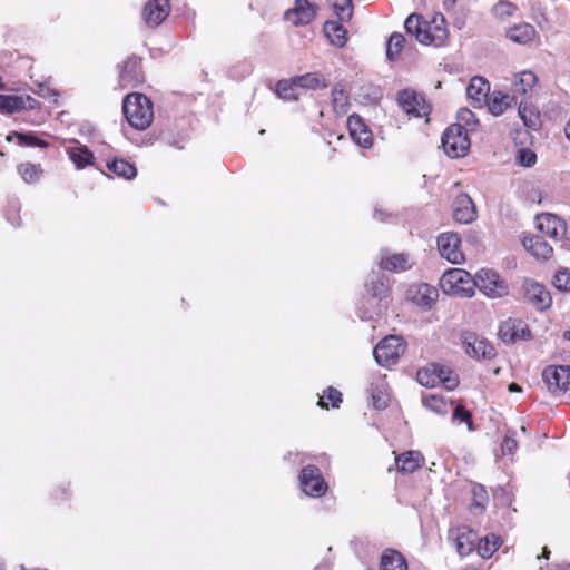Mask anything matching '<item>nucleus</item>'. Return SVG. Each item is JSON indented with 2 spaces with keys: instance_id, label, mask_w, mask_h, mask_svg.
I'll return each mask as SVG.
<instances>
[{
  "instance_id": "nucleus-1",
  "label": "nucleus",
  "mask_w": 570,
  "mask_h": 570,
  "mask_svg": "<svg viewBox=\"0 0 570 570\" xmlns=\"http://www.w3.org/2000/svg\"><path fill=\"white\" fill-rule=\"evenodd\" d=\"M404 28L407 33L413 35L422 45L442 46L448 39L445 19L442 14H435L431 21L422 20L419 14H410Z\"/></svg>"
},
{
  "instance_id": "nucleus-2",
  "label": "nucleus",
  "mask_w": 570,
  "mask_h": 570,
  "mask_svg": "<svg viewBox=\"0 0 570 570\" xmlns=\"http://www.w3.org/2000/svg\"><path fill=\"white\" fill-rule=\"evenodd\" d=\"M366 296L363 298L368 306H361L358 314L362 320H372L382 311L381 303L390 293L389 277L382 271H372L365 283Z\"/></svg>"
},
{
  "instance_id": "nucleus-3",
  "label": "nucleus",
  "mask_w": 570,
  "mask_h": 570,
  "mask_svg": "<svg viewBox=\"0 0 570 570\" xmlns=\"http://www.w3.org/2000/svg\"><path fill=\"white\" fill-rule=\"evenodd\" d=\"M122 109L130 126L138 130L148 128L154 119L153 104L142 94L127 95Z\"/></svg>"
},
{
  "instance_id": "nucleus-4",
  "label": "nucleus",
  "mask_w": 570,
  "mask_h": 570,
  "mask_svg": "<svg viewBox=\"0 0 570 570\" xmlns=\"http://www.w3.org/2000/svg\"><path fill=\"white\" fill-rule=\"evenodd\" d=\"M440 286L445 294L471 297L474 294L475 282L469 272L451 268L441 276Z\"/></svg>"
},
{
  "instance_id": "nucleus-5",
  "label": "nucleus",
  "mask_w": 570,
  "mask_h": 570,
  "mask_svg": "<svg viewBox=\"0 0 570 570\" xmlns=\"http://www.w3.org/2000/svg\"><path fill=\"white\" fill-rule=\"evenodd\" d=\"M442 147L451 158L465 156L470 149V139L465 127L461 124L450 126L442 136Z\"/></svg>"
},
{
  "instance_id": "nucleus-6",
  "label": "nucleus",
  "mask_w": 570,
  "mask_h": 570,
  "mask_svg": "<svg viewBox=\"0 0 570 570\" xmlns=\"http://www.w3.org/2000/svg\"><path fill=\"white\" fill-rule=\"evenodd\" d=\"M405 351V343L397 335H389L377 343L373 350L376 363L384 367L394 365Z\"/></svg>"
},
{
  "instance_id": "nucleus-7",
  "label": "nucleus",
  "mask_w": 570,
  "mask_h": 570,
  "mask_svg": "<svg viewBox=\"0 0 570 570\" xmlns=\"http://www.w3.org/2000/svg\"><path fill=\"white\" fill-rule=\"evenodd\" d=\"M474 282L475 287L490 298H500L508 294V286L500 278L499 274L492 269H480L475 275Z\"/></svg>"
},
{
  "instance_id": "nucleus-8",
  "label": "nucleus",
  "mask_w": 570,
  "mask_h": 570,
  "mask_svg": "<svg viewBox=\"0 0 570 570\" xmlns=\"http://www.w3.org/2000/svg\"><path fill=\"white\" fill-rule=\"evenodd\" d=\"M299 485L302 491L313 498H320L327 491V484L320 469L315 465H307L302 469L299 474Z\"/></svg>"
},
{
  "instance_id": "nucleus-9",
  "label": "nucleus",
  "mask_w": 570,
  "mask_h": 570,
  "mask_svg": "<svg viewBox=\"0 0 570 570\" xmlns=\"http://www.w3.org/2000/svg\"><path fill=\"white\" fill-rule=\"evenodd\" d=\"M522 289L524 299L535 309L543 312L551 307L552 297L543 284L533 279H524Z\"/></svg>"
},
{
  "instance_id": "nucleus-10",
  "label": "nucleus",
  "mask_w": 570,
  "mask_h": 570,
  "mask_svg": "<svg viewBox=\"0 0 570 570\" xmlns=\"http://www.w3.org/2000/svg\"><path fill=\"white\" fill-rule=\"evenodd\" d=\"M406 299L422 309H431L439 297L438 289L426 283L411 284L406 289Z\"/></svg>"
},
{
  "instance_id": "nucleus-11",
  "label": "nucleus",
  "mask_w": 570,
  "mask_h": 570,
  "mask_svg": "<svg viewBox=\"0 0 570 570\" xmlns=\"http://www.w3.org/2000/svg\"><path fill=\"white\" fill-rule=\"evenodd\" d=\"M462 344L465 353L473 358H493L495 348L485 338L479 337L474 333H464L462 335Z\"/></svg>"
},
{
  "instance_id": "nucleus-12",
  "label": "nucleus",
  "mask_w": 570,
  "mask_h": 570,
  "mask_svg": "<svg viewBox=\"0 0 570 570\" xmlns=\"http://www.w3.org/2000/svg\"><path fill=\"white\" fill-rule=\"evenodd\" d=\"M537 228L544 235L554 240H560L567 233L566 223L557 215L543 213L535 218Z\"/></svg>"
},
{
  "instance_id": "nucleus-13",
  "label": "nucleus",
  "mask_w": 570,
  "mask_h": 570,
  "mask_svg": "<svg viewBox=\"0 0 570 570\" xmlns=\"http://www.w3.org/2000/svg\"><path fill=\"white\" fill-rule=\"evenodd\" d=\"M460 238L455 233H443L438 237V248L442 257L452 264H460L463 253L460 249Z\"/></svg>"
},
{
  "instance_id": "nucleus-14",
  "label": "nucleus",
  "mask_w": 570,
  "mask_h": 570,
  "mask_svg": "<svg viewBox=\"0 0 570 570\" xmlns=\"http://www.w3.org/2000/svg\"><path fill=\"white\" fill-rule=\"evenodd\" d=\"M542 377L550 390L554 389L562 392L570 390L569 365L547 366L543 370Z\"/></svg>"
},
{
  "instance_id": "nucleus-15",
  "label": "nucleus",
  "mask_w": 570,
  "mask_h": 570,
  "mask_svg": "<svg viewBox=\"0 0 570 570\" xmlns=\"http://www.w3.org/2000/svg\"><path fill=\"white\" fill-rule=\"evenodd\" d=\"M316 14L315 7L308 0H296L294 7L286 10L284 19L293 26L308 24Z\"/></svg>"
},
{
  "instance_id": "nucleus-16",
  "label": "nucleus",
  "mask_w": 570,
  "mask_h": 570,
  "mask_svg": "<svg viewBox=\"0 0 570 570\" xmlns=\"http://www.w3.org/2000/svg\"><path fill=\"white\" fill-rule=\"evenodd\" d=\"M168 0H149L142 10V19L150 28L158 27L169 14Z\"/></svg>"
},
{
  "instance_id": "nucleus-17",
  "label": "nucleus",
  "mask_w": 570,
  "mask_h": 570,
  "mask_svg": "<svg viewBox=\"0 0 570 570\" xmlns=\"http://www.w3.org/2000/svg\"><path fill=\"white\" fill-rule=\"evenodd\" d=\"M399 106L407 115L416 118L428 115L429 108L424 99L411 90H403L397 95Z\"/></svg>"
},
{
  "instance_id": "nucleus-18",
  "label": "nucleus",
  "mask_w": 570,
  "mask_h": 570,
  "mask_svg": "<svg viewBox=\"0 0 570 570\" xmlns=\"http://www.w3.org/2000/svg\"><path fill=\"white\" fill-rule=\"evenodd\" d=\"M347 128L353 141L362 148H371L373 145V135L363 119L357 115H351L347 118Z\"/></svg>"
},
{
  "instance_id": "nucleus-19",
  "label": "nucleus",
  "mask_w": 570,
  "mask_h": 570,
  "mask_svg": "<svg viewBox=\"0 0 570 570\" xmlns=\"http://www.w3.org/2000/svg\"><path fill=\"white\" fill-rule=\"evenodd\" d=\"M499 337L505 343L518 340H530L531 332L521 321L509 318L500 324Z\"/></svg>"
},
{
  "instance_id": "nucleus-20",
  "label": "nucleus",
  "mask_w": 570,
  "mask_h": 570,
  "mask_svg": "<svg viewBox=\"0 0 570 570\" xmlns=\"http://www.w3.org/2000/svg\"><path fill=\"white\" fill-rule=\"evenodd\" d=\"M144 81L140 61L136 57L128 58L119 75V85L122 88L137 87Z\"/></svg>"
},
{
  "instance_id": "nucleus-21",
  "label": "nucleus",
  "mask_w": 570,
  "mask_h": 570,
  "mask_svg": "<svg viewBox=\"0 0 570 570\" xmlns=\"http://www.w3.org/2000/svg\"><path fill=\"white\" fill-rule=\"evenodd\" d=\"M453 217L461 224H470L476 218L475 205L468 194H460L454 198Z\"/></svg>"
},
{
  "instance_id": "nucleus-22",
  "label": "nucleus",
  "mask_w": 570,
  "mask_h": 570,
  "mask_svg": "<svg viewBox=\"0 0 570 570\" xmlns=\"http://www.w3.org/2000/svg\"><path fill=\"white\" fill-rule=\"evenodd\" d=\"M413 262L409 254L399 253L387 256H382L380 261V271H389L393 273H401L411 269Z\"/></svg>"
},
{
  "instance_id": "nucleus-23",
  "label": "nucleus",
  "mask_w": 570,
  "mask_h": 570,
  "mask_svg": "<svg viewBox=\"0 0 570 570\" xmlns=\"http://www.w3.org/2000/svg\"><path fill=\"white\" fill-rule=\"evenodd\" d=\"M395 464L401 473H413L424 464V456L420 451H406L395 458Z\"/></svg>"
},
{
  "instance_id": "nucleus-24",
  "label": "nucleus",
  "mask_w": 570,
  "mask_h": 570,
  "mask_svg": "<svg viewBox=\"0 0 570 570\" xmlns=\"http://www.w3.org/2000/svg\"><path fill=\"white\" fill-rule=\"evenodd\" d=\"M524 248L537 258L548 259L553 249L541 236H529L523 239Z\"/></svg>"
},
{
  "instance_id": "nucleus-25",
  "label": "nucleus",
  "mask_w": 570,
  "mask_h": 570,
  "mask_svg": "<svg viewBox=\"0 0 570 570\" xmlns=\"http://www.w3.org/2000/svg\"><path fill=\"white\" fill-rule=\"evenodd\" d=\"M66 153L77 169H83L92 164L94 154L87 146L79 144L78 141H76V146L68 147Z\"/></svg>"
},
{
  "instance_id": "nucleus-26",
  "label": "nucleus",
  "mask_w": 570,
  "mask_h": 570,
  "mask_svg": "<svg viewBox=\"0 0 570 570\" xmlns=\"http://www.w3.org/2000/svg\"><path fill=\"white\" fill-rule=\"evenodd\" d=\"M442 365L438 363L429 364L421 368L416 373L417 382L425 387H434L440 384V373L442 372Z\"/></svg>"
},
{
  "instance_id": "nucleus-27",
  "label": "nucleus",
  "mask_w": 570,
  "mask_h": 570,
  "mask_svg": "<svg viewBox=\"0 0 570 570\" xmlns=\"http://www.w3.org/2000/svg\"><path fill=\"white\" fill-rule=\"evenodd\" d=\"M328 41L342 48L347 42V30L337 21H326L323 27Z\"/></svg>"
},
{
  "instance_id": "nucleus-28",
  "label": "nucleus",
  "mask_w": 570,
  "mask_h": 570,
  "mask_svg": "<svg viewBox=\"0 0 570 570\" xmlns=\"http://www.w3.org/2000/svg\"><path fill=\"white\" fill-rule=\"evenodd\" d=\"M380 570H407V562L399 551L387 549L381 556Z\"/></svg>"
},
{
  "instance_id": "nucleus-29",
  "label": "nucleus",
  "mask_w": 570,
  "mask_h": 570,
  "mask_svg": "<svg viewBox=\"0 0 570 570\" xmlns=\"http://www.w3.org/2000/svg\"><path fill=\"white\" fill-rule=\"evenodd\" d=\"M535 33L537 31L531 24L520 23L508 29L507 37L517 43L525 45L534 38Z\"/></svg>"
},
{
  "instance_id": "nucleus-30",
  "label": "nucleus",
  "mask_w": 570,
  "mask_h": 570,
  "mask_svg": "<svg viewBox=\"0 0 570 570\" xmlns=\"http://www.w3.org/2000/svg\"><path fill=\"white\" fill-rule=\"evenodd\" d=\"M294 83H296L298 88L312 90L327 87L326 78L320 72H308L302 76H296L294 77Z\"/></svg>"
},
{
  "instance_id": "nucleus-31",
  "label": "nucleus",
  "mask_w": 570,
  "mask_h": 570,
  "mask_svg": "<svg viewBox=\"0 0 570 570\" xmlns=\"http://www.w3.org/2000/svg\"><path fill=\"white\" fill-rule=\"evenodd\" d=\"M489 91V82L482 77H473L466 88L468 97L478 104L487 98Z\"/></svg>"
},
{
  "instance_id": "nucleus-32",
  "label": "nucleus",
  "mask_w": 570,
  "mask_h": 570,
  "mask_svg": "<svg viewBox=\"0 0 570 570\" xmlns=\"http://www.w3.org/2000/svg\"><path fill=\"white\" fill-rule=\"evenodd\" d=\"M107 168L116 176L125 179H134L137 176V168L124 158H114L107 163Z\"/></svg>"
},
{
  "instance_id": "nucleus-33",
  "label": "nucleus",
  "mask_w": 570,
  "mask_h": 570,
  "mask_svg": "<svg viewBox=\"0 0 570 570\" xmlns=\"http://www.w3.org/2000/svg\"><path fill=\"white\" fill-rule=\"evenodd\" d=\"M17 171L22 178V180L27 184H33L39 181L43 174L41 165L29 161L21 163L20 165H18Z\"/></svg>"
},
{
  "instance_id": "nucleus-34",
  "label": "nucleus",
  "mask_w": 570,
  "mask_h": 570,
  "mask_svg": "<svg viewBox=\"0 0 570 570\" xmlns=\"http://www.w3.org/2000/svg\"><path fill=\"white\" fill-rule=\"evenodd\" d=\"M502 539L494 534H488L480 540L478 544V552L483 559H489L501 547Z\"/></svg>"
},
{
  "instance_id": "nucleus-35",
  "label": "nucleus",
  "mask_w": 570,
  "mask_h": 570,
  "mask_svg": "<svg viewBox=\"0 0 570 570\" xmlns=\"http://www.w3.org/2000/svg\"><path fill=\"white\" fill-rule=\"evenodd\" d=\"M511 102L512 98L509 95L494 91L489 102V110L492 115L500 116L508 109Z\"/></svg>"
},
{
  "instance_id": "nucleus-36",
  "label": "nucleus",
  "mask_w": 570,
  "mask_h": 570,
  "mask_svg": "<svg viewBox=\"0 0 570 570\" xmlns=\"http://www.w3.org/2000/svg\"><path fill=\"white\" fill-rule=\"evenodd\" d=\"M334 14L340 21H350L353 16L352 0H328Z\"/></svg>"
},
{
  "instance_id": "nucleus-37",
  "label": "nucleus",
  "mask_w": 570,
  "mask_h": 570,
  "mask_svg": "<svg viewBox=\"0 0 570 570\" xmlns=\"http://www.w3.org/2000/svg\"><path fill=\"white\" fill-rule=\"evenodd\" d=\"M13 137L18 139V144L20 146H29V147H40L47 148L49 144L46 140L40 139L36 135L29 134H20V132H11L7 136L8 141H12Z\"/></svg>"
},
{
  "instance_id": "nucleus-38",
  "label": "nucleus",
  "mask_w": 570,
  "mask_h": 570,
  "mask_svg": "<svg viewBox=\"0 0 570 570\" xmlns=\"http://www.w3.org/2000/svg\"><path fill=\"white\" fill-rule=\"evenodd\" d=\"M404 43H405V38L402 33L400 32H393L389 40H387V43H386V58L391 61L395 60L403 47H404Z\"/></svg>"
},
{
  "instance_id": "nucleus-39",
  "label": "nucleus",
  "mask_w": 570,
  "mask_h": 570,
  "mask_svg": "<svg viewBox=\"0 0 570 570\" xmlns=\"http://www.w3.org/2000/svg\"><path fill=\"white\" fill-rule=\"evenodd\" d=\"M518 114L528 128L537 129L539 127L540 116L533 107L520 104Z\"/></svg>"
},
{
  "instance_id": "nucleus-40",
  "label": "nucleus",
  "mask_w": 570,
  "mask_h": 570,
  "mask_svg": "<svg viewBox=\"0 0 570 570\" xmlns=\"http://www.w3.org/2000/svg\"><path fill=\"white\" fill-rule=\"evenodd\" d=\"M297 88L298 86L294 83V78L291 80H279L276 83V94L286 101L296 100L298 97L296 92Z\"/></svg>"
},
{
  "instance_id": "nucleus-41",
  "label": "nucleus",
  "mask_w": 570,
  "mask_h": 570,
  "mask_svg": "<svg viewBox=\"0 0 570 570\" xmlns=\"http://www.w3.org/2000/svg\"><path fill=\"white\" fill-rule=\"evenodd\" d=\"M342 403V393L330 386L324 391V394L320 397L318 405L325 409H328L330 405L332 407H338Z\"/></svg>"
},
{
  "instance_id": "nucleus-42",
  "label": "nucleus",
  "mask_w": 570,
  "mask_h": 570,
  "mask_svg": "<svg viewBox=\"0 0 570 570\" xmlns=\"http://www.w3.org/2000/svg\"><path fill=\"white\" fill-rule=\"evenodd\" d=\"M538 81L537 76L532 71H522L519 73V81L514 83L515 92L527 94Z\"/></svg>"
},
{
  "instance_id": "nucleus-43",
  "label": "nucleus",
  "mask_w": 570,
  "mask_h": 570,
  "mask_svg": "<svg viewBox=\"0 0 570 570\" xmlns=\"http://www.w3.org/2000/svg\"><path fill=\"white\" fill-rule=\"evenodd\" d=\"M332 102L337 114L347 111V95L341 86H335L332 90Z\"/></svg>"
},
{
  "instance_id": "nucleus-44",
  "label": "nucleus",
  "mask_w": 570,
  "mask_h": 570,
  "mask_svg": "<svg viewBox=\"0 0 570 570\" xmlns=\"http://www.w3.org/2000/svg\"><path fill=\"white\" fill-rule=\"evenodd\" d=\"M19 102H21L19 96L0 95V112L13 114L19 111Z\"/></svg>"
},
{
  "instance_id": "nucleus-45",
  "label": "nucleus",
  "mask_w": 570,
  "mask_h": 570,
  "mask_svg": "<svg viewBox=\"0 0 570 570\" xmlns=\"http://www.w3.org/2000/svg\"><path fill=\"white\" fill-rule=\"evenodd\" d=\"M423 404L426 409L438 413L445 414L448 412V405L443 399L436 395H426L423 397Z\"/></svg>"
},
{
  "instance_id": "nucleus-46",
  "label": "nucleus",
  "mask_w": 570,
  "mask_h": 570,
  "mask_svg": "<svg viewBox=\"0 0 570 570\" xmlns=\"http://www.w3.org/2000/svg\"><path fill=\"white\" fill-rule=\"evenodd\" d=\"M515 10L517 7L512 2L504 0L499 1L492 8L493 14L500 20H505L507 18L511 17Z\"/></svg>"
},
{
  "instance_id": "nucleus-47",
  "label": "nucleus",
  "mask_w": 570,
  "mask_h": 570,
  "mask_svg": "<svg viewBox=\"0 0 570 570\" xmlns=\"http://www.w3.org/2000/svg\"><path fill=\"white\" fill-rule=\"evenodd\" d=\"M553 285L559 291L570 292V269H559L553 277Z\"/></svg>"
},
{
  "instance_id": "nucleus-48",
  "label": "nucleus",
  "mask_w": 570,
  "mask_h": 570,
  "mask_svg": "<svg viewBox=\"0 0 570 570\" xmlns=\"http://www.w3.org/2000/svg\"><path fill=\"white\" fill-rule=\"evenodd\" d=\"M452 419L456 423H466L469 431L473 430L472 414L462 405H456L453 410Z\"/></svg>"
},
{
  "instance_id": "nucleus-49",
  "label": "nucleus",
  "mask_w": 570,
  "mask_h": 570,
  "mask_svg": "<svg viewBox=\"0 0 570 570\" xmlns=\"http://www.w3.org/2000/svg\"><path fill=\"white\" fill-rule=\"evenodd\" d=\"M442 372L440 373V384L444 385L448 390H453L459 384V379L456 375H453V372L448 367L442 365Z\"/></svg>"
},
{
  "instance_id": "nucleus-50",
  "label": "nucleus",
  "mask_w": 570,
  "mask_h": 570,
  "mask_svg": "<svg viewBox=\"0 0 570 570\" xmlns=\"http://www.w3.org/2000/svg\"><path fill=\"white\" fill-rule=\"evenodd\" d=\"M518 449V442L515 440V432L508 431L504 434L503 441L501 443L502 454H513Z\"/></svg>"
},
{
  "instance_id": "nucleus-51",
  "label": "nucleus",
  "mask_w": 570,
  "mask_h": 570,
  "mask_svg": "<svg viewBox=\"0 0 570 570\" xmlns=\"http://www.w3.org/2000/svg\"><path fill=\"white\" fill-rule=\"evenodd\" d=\"M456 551L460 556H468L474 549V543L469 539L466 534H460L455 541Z\"/></svg>"
},
{
  "instance_id": "nucleus-52",
  "label": "nucleus",
  "mask_w": 570,
  "mask_h": 570,
  "mask_svg": "<svg viewBox=\"0 0 570 570\" xmlns=\"http://www.w3.org/2000/svg\"><path fill=\"white\" fill-rule=\"evenodd\" d=\"M518 163L524 167H532L537 163V155L528 148H522L518 153Z\"/></svg>"
},
{
  "instance_id": "nucleus-53",
  "label": "nucleus",
  "mask_w": 570,
  "mask_h": 570,
  "mask_svg": "<svg viewBox=\"0 0 570 570\" xmlns=\"http://www.w3.org/2000/svg\"><path fill=\"white\" fill-rule=\"evenodd\" d=\"M458 118L460 121L464 122L466 126H471L476 122L474 114L469 109H461L458 112Z\"/></svg>"
},
{
  "instance_id": "nucleus-54",
  "label": "nucleus",
  "mask_w": 570,
  "mask_h": 570,
  "mask_svg": "<svg viewBox=\"0 0 570 570\" xmlns=\"http://www.w3.org/2000/svg\"><path fill=\"white\" fill-rule=\"evenodd\" d=\"M21 102H19L20 110L22 109H36L39 107V102L31 96H20Z\"/></svg>"
},
{
  "instance_id": "nucleus-55",
  "label": "nucleus",
  "mask_w": 570,
  "mask_h": 570,
  "mask_svg": "<svg viewBox=\"0 0 570 570\" xmlns=\"http://www.w3.org/2000/svg\"><path fill=\"white\" fill-rule=\"evenodd\" d=\"M372 391V399L375 407L382 409L386 406L387 399L383 392H375L374 389Z\"/></svg>"
},
{
  "instance_id": "nucleus-56",
  "label": "nucleus",
  "mask_w": 570,
  "mask_h": 570,
  "mask_svg": "<svg viewBox=\"0 0 570 570\" xmlns=\"http://www.w3.org/2000/svg\"><path fill=\"white\" fill-rule=\"evenodd\" d=\"M474 502L478 507H484V503L487 502V493L483 487H478L474 489Z\"/></svg>"
},
{
  "instance_id": "nucleus-57",
  "label": "nucleus",
  "mask_w": 570,
  "mask_h": 570,
  "mask_svg": "<svg viewBox=\"0 0 570 570\" xmlns=\"http://www.w3.org/2000/svg\"><path fill=\"white\" fill-rule=\"evenodd\" d=\"M38 96L43 98H50L52 96H57V92L45 85H39L38 90L36 91Z\"/></svg>"
},
{
  "instance_id": "nucleus-58",
  "label": "nucleus",
  "mask_w": 570,
  "mask_h": 570,
  "mask_svg": "<svg viewBox=\"0 0 570 570\" xmlns=\"http://www.w3.org/2000/svg\"><path fill=\"white\" fill-rule=\"evenodd\" d=\"M509 391L510 392H519V391H521V387L517 383H511L509 385Z\"/></svg>"
},
{
  "instance_id": "nucleus-59",
  "label": "nucleus",
  "mask_w": 570,
  "mask_h": 570,
  "mask_svg": "<svg viewBox=\"0 0 570 570\" xmlns=\"http://www.w3.org/2000/svg\"><path fill=\"white\" fill-rule=\"evenodd\" d=\"M564 134H566V137L568 138V140H570V119L566 124Z\"/></svg>"
},
{
  "instance_id": "nucleus-60",
  "label": "nucleus",
  "mask_w": 570,
  "mask_h": 570,
  "mask_svg": "<svg viewBox=\"0 0 570 570\" xmlns=\"http://www.w3.org/2000/svg\"><path fill=\"white\" fill-rule=\"evenodd\" d=\"M382 216H383V213L381 210H379V209H375V213H374L375 219H377L380 222H383L384 219H383Z\"/></svg>"
},
{
  "instance_id": "nucleus-61",
  "label": "nucleus",
  "mask_w": 570,
  "mask_h": 570,
  "mask_svg": "<svg viewBox=\"0 0 570 570\" xmlns=\"http://www.w3.org/2000/svg\"><path fill=\"white\" fill-rule=\"evenodd\" d=\"M563 338L570 341V331L569 330L563 332Z\"/></svg>"
},
{
  "instance_id": "nucleus-62",
  "label": "nucleus",
  "mask_w": 570,
  "mask_h": 570,
  "mask_svg": "<svg viewBox=\"0 0 570 570\" xmlns=\"http://www.w3.org/2000/svg\"><path fill=\"white\" fill-rule=\"evenodd\" d=\"M549 553H550V551L548 550V548H543V557L548 559Z\"/></svg>"
},
{
  "instance_id": "nucleus-63",
  "label": "nucleus",
  "mask_w": 570,
  "mask_h": 570,
  "mask_svg": "<svg viewBox=\"0 0 570 570\" xmlns=\"http://www.w3.org/2000/svg\"><path fill=\"white\" fill-rule=\"evenodd\" d=\"M315 570H328L326 566H318Z\"/></svg>"
},
{
  "instance_id": "nucleus-64",
  "label": "nucleus",
  "mask_w": 570,
  "mask_h": 570,
  "mask_svg": "<svg viewBox=\"0 0 570 570\" xmlns=\"http://www.w3.org/2000/svg\"><path fill=\"white\" fill-rule=\"evenodd\" d=\"M521 430H522V432H523V433H525V432H527L525 426H522V428H521Z\"/></svg>"
}]
</instances>
